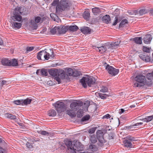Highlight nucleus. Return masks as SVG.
Here are the masks:
<instances>
[{
	"label": "nucleus",
	"instance_id": "f257e3e1",
	"mask_svg": "<svg viewBox=\"0 0 153 153\" xmlns=\"http://www.w3.org/2000/svg\"><path fill=\"white\" fill-rule=\"evenodd\" d=\"M51 4L52 6H56V13L57 15L61 14L62 12L70 9L71 4L67 0H61L59 2V0H54Z\"/></svg>",
	"mask_w": 153,
	"mask_h": 153
},
{
	"label": "nucleus",
	"instance_id": "f03ea898",
	"mask_svg": "<svg viewBox=\"0 0 153 153\" xmlns=\"http://www.w3.org/2000/svg\"><path fill=\"white\" fill-rule=\"evenodd\" d=\"M22 13L20 10L19 8H16L13 13V15L12 17V19L14 21L12 22L11 24L13 27L18 29L20 28L22 25L21 23H18L15 21L20 22L22 20V16H21Z\"/></svg>",
	"mask_w": 153,
	"mask_h": 153
},
{
	"label": "nucleus",
	"instance_id": "7ed1b4c3",
	"mask_svg": "<svg viewBox=\"0 0 153 153\" xmlns=\"http://www.w3.org/2000/svg\"><path fill=\"white\" fill-rule=\"evenodd\" d=\"M83 105V103L82 102L75 101L70 105V107L71 110H68L66 111L67 114L71 118L75 117L76 116V114L74 111L77 110Z\"/></svg>",
	"mask_w": 153,
	"mask_h": 153
},
{
	"label": "nucleus",
	"instance_id": "20e7f679",
	"mask_svg": "<svg viewBox=\"0 0 153 153\" xmlns=\"http://www.w3.org/2000/svg\"><path fill=\"white\" fill-rule=\"evenodd\" d=\"M73 142L71 141H66L65 142V145L67 146L68 150L71 153H76V151H79L82 150L80 143L74 141Z\"/></svg>",
	"mask_w": 153,
	"mask_h": 153
},
{
	"label": "nucleus",
	"instance_id": "39448f33",
	"mask_svg": "<svg viewBox=\"0 0 153 153\" xmlns=\"http://www.w3.org/2000/svg\"><path fill=\"white\" fill-rule=\"evenodd\" d=\"M135 80L137 82L134 84L135 87H141L147 84L146 78L143 74L138 75L135 78Z\"/></svg>",
	"mask_w": 153,
	"mask_h": 153
},
{
	"label": "nucleus",
	"instance_id": "423d86ee",
	"mask_svg": "<svg viewBox=\"0 0 153 153\" xmlns=\"http://www.w3.org/2000/svg\"><path fill=\"white\" fill-rule=\"evenodd\" d=\"M80 82L84 87L86 88L87 87V85L89 87H91L94 85L95 82V80L94 78L91 77H83L80 79Z\"/></svg>",
	"mask_w": 153,
	"mask_h": 153
},
{
	"label": "nucleus",
	"instance_id": "0eeeda50",
	"mask_svg": "<svg viewBox=\"0 0 153 153\" xmlns=\"http://www.w3.org/2000/svg\"><path fill=\"white\" fill-rule=\"evenodd\" d=\"M102 65L105 68L108 72L112 76H115L119 72V70L114 68L113 67L110 66L109 65L107 64L106 62H102Z\"/></svg>",
	"mask_w": 153,
	"mask_h": 153
},
{
	"label": "nucleus",
	"instance_id": "6e6552de",
	"mask_svg": "<svg viewBox=\"0 0 153 153\" xmlns=\"http://www.w3.org/2000/svg\"><path fill=\"white\" fill-rule=\"evenodd\" d=\"M53 105L55 107L56 110L59 113L64 111L66 109L65 105L63 102L57 101L55 103L53 104Z\"/></svg>",
	"mask_w": 153,
	"mask_h": 153
},
{
	"label": "nucleus",
	"instance_id": "1a4fd4ad",
	"mask_svg": "<svg viewBox=\"0 0 153 153\" xmlns=\"http://www.w3.org/2000/svg\"><path fill=\"white\" fill-rule=\"evenodd\" d=\"M104 135L103 132L101 130H98L97 132V137L99 142L98 144L101 147L102 146L104 143L105 142V140L103 137Z\"/></svg>",
	"mask_w": 153,
	"mask_h": 153
},
{
	"label": "nucleus",
	"instance_id": "9d476101",
	"mask_svg": "<svg viewBox=\"0 0 153 153\" xmlns=\"http://www.w3.org/2000/svg\"><path fill=\"white\" fill-rule=\"evenodd\" d=\"M150 53H143L140 54L139 55V57L143 61L148 62L150 60Z\"/></svg>",
	"mask_w": 153,
	"mask_h": 153
},
{
	"label": "nucleus",
	"instance_id": "9b49d317",
	"mask_svg": "<svg viewBox=\"0 0 153 153\" xmlns=\"http://www.w3.org/2000/svg\"><path fill=\"white\" fill-rule=\"evenodd\" d=\"M152 39L151 35L150 34H147L146 35L143 39V42L145 44H149Z\"/></svg>",
	"mask_w": 153,
	"mask_h": 153
},
{
	"label": "nucleus",
	"instance_id": "f8f14e48",
	"mask_svg": "<svg viewBox=\"0 0 153 153\" xmlns=\"http://www.w3.org/2000/svg\"><path fill=\"white\" fill-rule=\"evenodd\" d=\"M68 30V26H63L61 27H59L58 32L60 34H64Z\"/></svg>",
	"mask_w": 153,
	"mask_h": 153
},
{
	"label": "nucleus",
	"instance_id": "ddd939ff",
	"mask_svg": "<svg viewBox=\"0 0 153 153\" xmlns=\"http://www.w3.org/2000/svg\"><path fill=\"white\" fill-rule=\"evenodd\" d=\"M57 69H51L49 71V74L53 77L57 76L59 71Z\"/></svg>",
	"mask_w": 153,
	"mask_h": 153
},
{
	"label": "nucleus",
	"instance_id": "4468645a",
	"mask_svg": "<svg viewBox=\"0 0 153 153\" xmlns=\"http://www.w3.org/2000/svg\"><path fill=\"white\" fill-rule=\"evenodd\" d=\"M146 77L149 80H150L149 82H148L147 85H150L152 84V82L151 80L153 78V71L151 73H148L146 75Z\"/></svg>",
	"mask_w": 153,
	"mask_h": 153
},
{
	"label": "nucleus",
	"instance_id": "2eb2a0df",
	"mask_svg": "<svg viewBox=\"0 0 153 153\" xmlns=\"http://www.w3.org/2000/svg\"><path fill=\"white\" fill-rule=\"evenodd\" d=\"M1 64L4 65L6 66H10V60L7 59H3L1 61Z\"/></svg>",
	"mask_w": 153,
	"mask_h": 153
},
{
	"label": "nucleus",
	"instance_id": "dca6fc26",
	"mask_svg": "<svg viewBox=\"0 0 153 153\" xmlns=\"http://www.w3.org/2000/svg\"><path fill=\"white\" fill-rule=\"evenodd\" d=\"M133 41L135 43L138 44L142 43V38L141 37H137L133 39Z\"/></svg>",
	"mask_w": 153,
	"mask_h": 153
},
{
	"label": "nucleus",
	"instance_id": "f3484780",
	"mask_svg": "<svg viewBox=\"0 0 153 153\" xmlns=\"http://www.w3.org/2000/svg\"><path fill=\"white\" fill-rule=\"evenodd\" d=\"M102 20L107 24L111 20L110 17L109 15H106L102 17Z\"/></svg>",
	"mask_w": 153,
	"mask_h": 153
},
{
	"label": "nucleus",
	"instance_id": "a211bd4d",
	"mask_svg": "<svg viewBox=\"0 0 153 153\" xmlns=\"http://www.w3.org/2000/svg\"><path fill=\"white\" fill-rule=\"evenodd\" d=\"M123 142L125 146L129 148H131L133 147V145H132L131 142L130 141V140L125 139Z\"/></svg>",
	"mask_w": 153,
	"mask_h": 153
},
{
	"label": "nucleus",
	"instance_id": "6ab92c4d",
	"mask_svg": "<svg viewBox=\"0 0 153 153\" xmlns=\"http://www.w3.org/2000/svg\"><path fill=\"white\" fill-rule=\"evenodd\" d=\"M57 76H59L61 79H63L65 78V73L64 71L62 70H59Z\"/></svg>",
	"mask_w": 153,
	"mask_h": 153
},
{
	"label": "nucleus",
	"instance_id": "aec40b11",
	"mask_svg": "<svg viewBox=\"0 0 153 153\" xmlns=\"http://www.w3.org/2000/svg\"><path fill=\"white\" fill-rule=\"evenodd\" d=\"M46 53V51H45V50H43L42 51H40V52L38 53V54L37 56V58L39 60H41V57L42 56L44 57V55Z\"/></svg>",
	"mask_w": 153,
	"mask_h": 153
},
{
	"label": "nucleus",
	"instance_id": "412c9836",
	"mask_svg": "<svg viewBox=\"0 0 153 153\" xmlns=\"http://www.w3.org/2000/svg\"><path fill=\"white\" fill-rule=\"evenodd\" d=\"M81 31L84 34H88L90 33L91 31L89 27H86L81 30Z\"/></svg>",
	"mask_w": 153,
	"mask_h": 153
},
{
	"label": "nucleus",
	"instance_id": "4be33fe9",
	"mask_svg": "<svg viewBox=\"0 0 153 153\" xmlns=\"http://www.w3.org/2000/svg\"><path fill=\"white\" fill-rule=\"evenodd\" d=\"M10 66H15L18 65L17 61L15 59L10 60Z\"/></svg>",
	"mask_w": 153,
	"mask_h": 153
},
{
	"label": "nucleus",
	"instance_id": "5701e85b",
	"mask_svg": "<svg viewBox=\"0 0 153 153\" xmlns=\"http://www.w3.org/2000/svg\"><path fill=\"white\" fill-rule=\"evenodd\" d=\"M38 132L39 134L45 136H50L51 135V133L45 131H40Z\"/></svg>",
	"mask_w": 153,
	"mask_h": 153
},
{
	"label": "nucleus",
	"instance_id": "b1692460",
	"mask_svg": "<svg viewBox=\"0 0 153 153\" xmlns=\"http://www.w3.org/2000/svg\"><path fill=\"white\" fill-rule=\"evenodd\" d=\"M78 29V27L75 25L73 26H70L69 27L68 26V30L72 31H76Z\"/></svg>",
	"mask_w": 153,
	"mask_h": 153
},
{
	"label": "nucleus",
	"instance_id": "393cba45",
	"mask_svg": "<svg viewBox=\"0 0 153 153\" xmlns=\"http://www.w3.org/2000/svg\"><path fill=\"white\" fill-rule=\"evenodd\" d=\"M89 149L92 151L95 152L97 150L98 148L94 145L90 144L89 146Z\"/></svg>",
	"mask_w": 153,
	"mask_h": 153
},
{
	"label": "nucleus",
	"instance_id": "a878e982",
	"mask_svg": "<svg viewBox=\"0 0 153 153\" xmlns=\"http://www.w3.org/2000/svg\"><path fill=\"white\" fill-rule=\"evenodd\" d=\"M90 16V13L88 11H85L83 15V18L86 20L89 19Z\"/></svg>",
	"mask_w": 153,
	"mask_h": 153
},
{
	"label": "nucleus",
	"instance_id": "bb28decb",
	"mask_svg": "<svg viewBox=\"0 0 153 153\" xmlns=\"http://www.w3.org/2000/svg\"><path fill=\"white\" fill-rule=\"evenodd\" d=\"M5 116L7 118L15 120L16 118V116L9 113L6 114Z\"/></svg>",
	"mask_w": 153,
	"mask_h": 153
},
{
	"label": "nucleus",
	"instance_id": "cd10ccee",
	"mask_svg": "<svg viewBox=\"0 0 153 153\" xmlns=\"http://www.w3.org/2000/svg\"><path fill=\"white\" fill-rule=\"evenodd\" d=\"M97 48L98 49L99 52H100L102 53L105 52L107 50L106 47L105 46L97 47Z\"/></svg>",
	"mask_w": 153,
	"mask_h": 153
},
{
	"label": "nucleus",
	"instance_id": "c85d7f7f",
	"mask_svg": "<svg viewBox=\"0 0 153 153\" xmlns=\"http://www.w3.org/2000/svg\"><path fill=\"white\" fill-rule=\"evenodd\" d=\"M93 13L94 15H97L100 13V10L97 7H95L92 9Z\"/></svg>",
	"mask_w": 153,
	"mask_h": 153
},
{
	"label": "nucleus",
	"instance_id": "c756f323",
	"mask_svg": "<svg viewBox=\"0 0 153 153\" xmlns=\"http://www.w3.org/2000/svg\"><path fill=\"white\" fill-rule=\"evenodd\" d=\"M48 114L50 116L54 117L56 115V113L54 110L52 109L49 111Z\"/></svg>",
	"mask_w": 153,
	"mask_h": 153
},
{
	"label": "nucleus",
	"instance_id": "7c9ffc66",
	"mask_svg": "<svg viewBox=\"0 0 153 153\" xmlns=\"http://www.w3.org/2000/svg\"><path fill=\"white\" fill-rule=\"evenodd\" d=\"M125 139L128 140H130V141H136L137 140L136 138H134V137H131L130 135L127 136L125 138Z\"/></svg>",
	"mask_w": 153,
	"mask_h": 153
},
{
	"label": "nucleus",
	"instance_id": "2f4dec72",
	"mask_svg": "<svg viewBox=\"0 0 153 153\" xmlns=\"http://www.w3.org/2000/svg\"><path fill=\"white\" fill-rule=\"evenodd\" d=\"M81 107H80L79 110L77 111V117L79 118L81 117L83 115V110L82 109H81Z\"/></svg>",
	"mask_w": 153,
	"mask_h": 153
},
{
	"label": "nucleus",
	"instance_id": "473e14b6",
	"mask_svg": "<svg viewBox=\"0 0 153 153\" xmlns=\"http://www.w3.org/2000/svg\"><path fill=\"white\" fill-rule=\"evenodd\" d=\"M128 23V21L126 19H124L120 23L119 25V28H121L124 26L125 24Z\"/></svg>",
	"mask_w": 153,
	"mask_h": 153
},
{
	"label": "nucleus",
	"instance_id": "72a5a7b5",
	"mask_svg": "<svg viewBox=\"0 0 153 153\" xmlns=\"http://www.w3.org/2000/svg\"><path fill=\"white\" fill-rule=\"evenodd\" d=\"M32 101V100L31 99H29L28 98H27L25 100H23V104H24V105H27L30 104Z\"/></svg>",
	"mask_w": 153,
	"mask_h": 153
},
{
	"label": "nucleus",
	"instance_id": "f704fd0d",
	"mask_svg": "<svg viewBox=\"0 0 153 153\" xmlns=\"http://www.w3.org/2000/svg\"><path fill=\"white\" fill-rule=\"evenodd\" d=\"M97 139L95 136H91L90 138L91 141V143H94L97 142Z\"/></svg>",
	"mask_w": 153,
	"mask_h": 153
},
{
	"label": "nucleus",
	"instance_id": "c9c22d12",
	"mask_svg": "<svg viewBox=\"0 0 153 153\" xmlns=\"http://www.w3.org/2000/svg\"><path fill=\"white\" fill-rule=\"evenodd\" d=\"M73 71H74L72 69L69 68L66 74L67 76H72Z\"/></svg>",
	"mask_w": 153,
	"mask_h": 153
},
{
	"label": "nucleus",
	"instance_id": "e433bc0d",
	"mask_svg": "<svg viewBox=\"0 0 153 153\" xmlns=\"http://www.w3.org/2000/svg\"><path fill=\"white\" fill-rule=\"evenodd\" d=\"M41 74L43 76H46L48 75V73L46 69L42 68L40 71Z\"/></svg>",
	"mask_w": 153,
	"mask_h": 153
},
{
	"label": "nucleus",
	"instance_id": "4c0bfd02",
	"mask_svg": "<svg viewBox=\"0 0 153 153\" xmlns=\"http://www.w3.org/2000/svg\"><path fill=\"white\" fill-rule=\"evenodd\" d=\"M59 27H55L51 30V33L53 34H55L57 31L58 32Z\"/></svg>",
	"mask_w": 153,
	"mask_h": 153
},
{
	"label": "nucleus",
	"instance_id": "58836bf2",
	"mask_svg": "<svg viewBox=\"0 0 153 153\" xmlns=\"http://www.w3.org/2000/svg\"><path fill=\"white\" fill-rule=\"evenodd\" d=\"M23 99L20 100H15L13 101V102L16 105H20V104H23Z\"/></svg>",
	"mask_w": 153,
	"mask_h": 153
},
{
	"label": "nucleus",
	"instance_id": "ea45409f",
	"mask_svg": "<svg viewBox=\"0 0 153 153\" xmlns=\"http://www.w3.org/2000/svg\"><path fill=\"white\" fill-rule=\"evenodd\" d=\"M147 12V10L145 8L141 9L139 11V13L141 15L145 14Z\"/></svg>",
	"mask_w": 153,
	"mask_h": 153
},
{
	"label": "nucleus",
	"instance_id": "a19ab883",
	"mask_svg": "<svg viewBox=\"0 0 153 153\" xmlns=\"http://www.w3.org/2000/svg\"><path fill=\"white\" fill-rule=\"evenodd\" d=\"M99 96L100 98L102 99H106L107 97L109 96V95L106 94H99Z\"/></svg>",
	"mask_w": 153,
	"mask_h": 153
},
{
	"label": "nucleus",
	"instance_id": "79ce46f5",
	"mask_svg": "<svg viewBox=\"0 0 153 153\" xmlns=\"http://www.w3.org/2000/svg\"><path fill=\"white\" fill-rule=\"evenodd\" d=\"M80 72L77 71H74L72 76L74 77H77L80 75Z\"/></svg>",
	"mask_w": 153,
	"mask_h": 153
},
{
	"label": "nucleus",
	"instance_id": "37998d69",
	"mask_svg": "<svg viewBox=\"0 0 153 153\" xmlns=\"http://www.w3.org/2000/svg\"><path fill=\"white\" fill-rule=\"evenodd\" d=\"M152 117L151 116H149L147 117L143 120L144 122H148L152 120Z\"/></svg>",
	"mask_w": 153,
	"mask_h": 153
},
{
	"label": "nucleus",
	"instance_id": "c03bdc74",
	"mask_svg": "<svg viewBox=\"0 0 153 153\" xmlns=\"http://www.w3.org/2000/svg\"><path fill=\"white\" fill-rule=\"evenodd\" d=\"M30 23L31 25H32V26L35 29H36L38 27V26L37 24H36V23L34 21L32 20L30 21Z\"/></svg>",
	"mask_w": 153,
	"mask_h": 153
},
{
	"label": "nucleus",
	"instance_id": "a18cd8bd",
	"mask_svg": "<svg viewBox=\"0 0 153 153\" xmlns=\"http://www.w3.org/2000/svg\"><path fill=\"white\" fill-rule=\"evenodd\" d=\"M143 51L145 52L146 53H149L150 50L149 48H148L145 46H143Z\"/></svg>",
	"mask_w": 153,
	"mask_h": 153
},
{
	"label": "nucleus",
	"instance_id": "49530a36",
	"mask_svg": "<svg viewBox=\"0 0 153 153\" xmlns=\"http://www.w3.org/2000/svg\"><path fill=\"white\" fill-rule=\"evenodd\" d=\"M90 119V116L89 115H86L83 117L81 119V121L84 122Z\"/></svg>",
	"mask_w": 153,
	"mask_h": 153
},
{
	"label": "nucleus",
	"instance_id": "de8ad7c7",
	"mask_svg": "<svg viewBox=\"0 0 153 153\" xmlns=\"http://www.w3.org/2000/svg\"><path fill=\"white\" fill-rule=\"evenodd\" d=\"M121 41H117L115 42H112L111 44V45L112 47H115L119 45Z\"/></svg>",
	"mask_w": 153,
	"mask_h": 153
},
{
	"label": "nucleus",
	"instance_id": "09e8293b",
	"mask_svg": "<svg viewBox=\"0 0 153 153\" xmlns=\"http://www.w3.org/2000/svg\"><path fill=\"white\" fill-rule=\"evenodd\" d=\"M108 88L106 87L102 86L100 91L102 92H105L108 91Z\"/></svg>",
	"mask_w": 153,
	"mask_h": 153
},
{
	"label": "nucleus",
	"instance_id": "8fccbe9b",
	"mask_svg": "<svg viewBox=\"0 0 153 153\" xmlns=\"http://www.w3.org/2000/svg\"><path fill=\"white\" fill-rule=\"evenodd\" d=\"M41 18L39 16H36L35 17L34 22L36 23H39L41 20Z\"/></svg>",
	"mask_w": 153,
	"mask_h": 153
},
{
	"label": "nucleus",
	"instance_id": "3c124183",
	"mask_svg": "<svg viewBox=\"0 0 153 153\" xmlns=\"http://www.w3.org/2000/svg\"><path fill=\"white\" fill-rule=\"evenodd\" d=\"M50 54L46 51V53L44 55V58L46 60H48L50 58Z\"/></svg>",
	"mask_w": 153,
	"mask_h": 153
},
{
	"label": "nucleus",
	"instance_id": "603ef678",
	"mask_svg": "<svg viewBox=\"0 0 153 153\" xmlns=\"http://www.w3.org/2000/svg\"><path fill=\"white\" fill-rule=\"evenodd\" d=\"M96 129L95 127L89 129L88 131V132L90 134H93L94 133Z\"/></svg>",
	"mask_w": 153,
	"mask_h": 153
},
{
	"label": "nucleus",
	"instance_id": "864d4df0",
	"mask_svg": "<svg viewBox=\"0 0 153 153\" xmlns=\"http://www.w3.org/2000/svg\"><path fill=\"white\" fill-rule=\"evenodd\" d=\"M61 78L58 76H55L54 78V79L58 82V84H59L61 82Z\"/></svg>",
	"mask_w": 153,
	"mask_h": 153
},
{
	"label": "nucleus",
	"instance_id": "5fc2aeb1",
	"mask_svg": "<svg viewBox=\"0 0 153 153\" xmlns=\"http://www.w3.org/2000/svg\"><path fill=\"white\" fill-rule=\"evenodd\" d=\"M90 105V102L88 101H86L84 104L83 107H85L86 109Z\"/></svg>",
	"mask_w": 153,
	"mask_h": 153
},
{
	"label": "nucleus",
	"instance_id": "6e6d98bb",
	"mask_svg": "<svg viewBox=\"0 0 153 153\" xmlns=\"http://www.w3.org/2000/svg\"><path fill=\"white\" fill-rule=\"evenodd\" d=\"M26 146L27 148L29 149H31L33 148V146H32V144L28 142L26 144Z\"/></svg>",
	"mask_w": 153,
	"mask_h": 153
},
{
	"label": "nucleus",
	"instance_id": "4d7b16f0",
	"mask_svg": "<svg viewBox=\"0 0 153 153\" xmlns=\"http://www.w3.org/2000/svg\"><path fill=\"white\" fill-rule=\"evenodd\" d=\"M118 22V17L117 16H116L115 17V21L113 23L112 25L114 26Z\"/></svg>",
	"mask_w": 153,
	"mask_h": 153
},
{
	"label": "nucleus",
	"instance_id": "13d9d810",
	"mask_svg": "<svg viewBox=\"0 0 153 153\" xmlns=\"http://www.w3.org/2000/svg\"><path fill=\"white\" fill-rule=\"evenodd\" d=\"M34 49L33 47H27L26 48V50L27 51H31Z\"/></svg>",
	"mask_w": 153,
	"mask_h": 153
},
{
	"label": "nucleus",
	"instance_id": "bf43d9fd",
	"mask_svg": "<svg viewBox=\"0 0 153 153\" xmlns=\"http://www.w3.org/2000/svg\"><path fill=\"white\" fill-rule=\"evenodd\" d=\"M6 150L0 147V153H6Z\"/></svg>",
	"mask_w": 153,
	"mask_h": 153
},
{
	"label": "nucleus",
	"instance_id": "052dcab7",
	"mask_svg": "<svg viewBox=\"0 0 153 153\" xmlns=\"http://www.w3.org/2000/svg\"><path fill=\"white\" fill-rule=\"evenodd\" d=\"M111 117V116L110 115H109V114H107L106 115H105L103 116V119H105V118L108 119L109 118H110Z\"/></svg>",
	"mask_w": 153,
	"mask_h": 153
},
{
	"label": "nucleus",
	"instance_id": "680f3d73",
	"mask_svg": "<svg viewBox=\"0 0 153 153\" xmlns=\"http://www.w3.org/2000/svg\"><path fill=\"white\" fill-rule=\"evenodd\" d=\"M143 124V123L140 122V123H135L132 125L133 126H139L141 125H142Z\"/></svg>",
	"mask_w": 153,
	"mask_h": 153
},
{
	"label": "nucleus",
	"instance_id": "e2e57ef3",
	"mask_svg": "<svg viewBox=\"0 0 153 153\" xmlns=\"http://www.w3.org/2000/svg\"><path fill=\"white\" fill-rule=\"evenodd\" d=\"M114 135L113 134H110L109 136V139H112L114 138Z\"/></svg>",
	"mask_w": 153,
	"mask_h": 153
},
{
	"label": "nucleus",
	"instance_id": "0e129e2a",
	"mask_svg": "<svg viewBox=\"0 0 153 153\" xmlns=\"http://www.w3.org/2000/svg\"><path fill=\"white\" fill-rule=\"evenodd\" d=\"M125 111L123 109L121 108L119 110V113L120 114H121L123 113Z\"/></svg>",
	"mask_w": 153,
	"mask_h": 153
},
{
	"label": "nucleus",
	"instance_id": "69168bd1",
	"mask_svg": "<svg viewBox=\"0 0 153 153\" xmlns=\"http://www.w3.org/2000/svg\"><path fill=\"white\" fill-rule=\"evenodd\" d=\"M128 13H129L130 14L133 15L134 14L133 13H134V11L133 10H131L129 11H128Z\"/></svg>",
	"mask_w": 153,
	"mask_h": 153
},
{
	"label": "nucleus",
	"instance_id": "338daca9",
	"mask_svg": "<svg viewBox=\"0 0 153 153\" xmlns=\"http://www.w3.org/2000/svg\"><path fill=\"white\" fill-rule=\"evenodd\" d=\"M7 82L5 80H3L1 82V85H3L6 84Z\"/></svg>",
	"mask_w": 153,
	"mask_h": 153
},
{
	"label": "nucleus",
	"instance_id": "774afa93",
	"mask_svg": "<svg viewBox=\"0 0 153 153\" xmlns=\"http://www.w3.org/2000/svg\"><path fill=\"white\" fill-rule=\"evenodd\" d=\"M54 57V55L53 54V52H52V54L50 55V57L51 59H53Z\"/></svg>",
	"mask_w": 153,
	"mask_h": 153
}]
</instances>
